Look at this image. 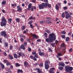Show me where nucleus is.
Listing matches in <instances>:
<instances>
[{
	"instance_id": "16",
	"label": "nucleus",
	"mask_w": 73,
	"mask_h": 73,
	"mask_svg": "<svg viewBox=\"0 0 73 73\" xmlns=\"http://www.w3.org/2000/svg\"><path fill=\"white\" fill-rule=\"evenodd\" d=\"M15 66L16 67H20V66H21V64L19 63H16L15 64Z\"/></svg>"
},
{
	"instance_id": "25",
	"label": "nucleus",
	"mask_w": 73,
	"mask_h": 73,
	"mask_svg": "<svg viewBox=\"0 0 73 73\" xmlns=\"http://www.w3.org/2000/svg\"><path fill=\"white\" fill-rule=\"evenodd\" d=\"M14 57L15 58H16V59L18 58V55L16 54H14Z\"/></svg>"
},
{
	"instance_id": "53",
	"label": "nucleus",
	"mask_w": 73,
	"mask_h": 73,
	"mask_svg": "<svg viewBox=\"0 0 73 73\" xmlns=\"http://www.w3.org/2000/svg\"><path fill=\"white\" fill-rule=\"evenodd\" d=\"M9 49L10 50H12L13 49V46H11L9 47Z\"/></svg>"
},
{
	"instance_id": "64",
	"label": "nucleus",
	"mask_w": 73,
	"mask_h": 73,
	"mask_svg": "<svg viewBox=\"0 0 73 73\" xmlns=\"http://www.w3.org/2000/svg\"><path fill=\"white\" fill-rule=\"evenodd\" d=\"M64 9V10H66V9H67V7H63Z\"/></svg>"
},
{
	"instance_id": "14",
	"label": "nucleus",
	"mask_w": 73,
	"mask_h": 73,
	"mask_svg": "<svg viewBox=\"0 0 73 73\" xmlns=\"http://www.w3.org/2000/svg\"><path fill=\"white\" fill-rule=\"evenodd\" d=\"M38 58V55H37V54H36L35 55H34V61H37V59L36 58Z\"/></svg>"
},
{
	"instance_id": "21",
	"label": "nucleus",
	"mask_w": 73,
	"mask_h": 73,
	"mask_svg": "<svg viewBox=\"0 0 73 73\" xmlns=\"http://www.w3.org/2000/svg\"><path fill=\"white\" fill-rule=\"evenodd\" d=\"M21 49H23V50H24L25 49V46L24 45V44H21Z\"/></svg>"
},
{
	"instance_id": "45",
	"label": "nucleus",
	"mask_w": 73,
	"mask_h": 73,
	"mask_svg": "<svg viewBox=\"0 0 73 73\" xmlns=\"http://www.w3.org/2000/svg\"><path fill=\"white\" fill-rule=\"evenodd\" d=\"M46 32H47V33L48 34H49V33H50L51 31H50L47 30L45 31Z\"/></svg>"
},
{
	"instance_id": "7",
	"label": "nucleus",
	"mask_w": 73,
	"mask_h": 73,
	"mask_svg": "<svg viewBox=\"0 0 73 73\" xmlns=\"http://www.w3.org/2000/svg\"><path fill=\"white\" fill-rule=\"evenodd\" d=\"M18 55L19 56H21L22 58H23V57L25 56V54L23 52H20L18 53Z\"/></svg>"
},
{
	"instance_id": "59",
	"label": "nucleus",
	"mask_w": 73,
	"mask_h": 73,
	"mask_svg": "<svg viewBox=\"0 0 73 73\" xmlns=\"http://www.w3.org/2000/svg\"><path fill=\"white\" fill-rule=\"evenodd\" d=\"M32 7V3H30L28 5V7L31 8Z\"/></svg>"
},
{
	"instance_id": "11",
	"label": "nucleus",
	"mask_w": 73,
	"mask_h": 73,
	"mask_svg": "<svg viewBox=\"0 0 73 73\" xmlns=\"http://www.w3.org/2000/svg\"><path fill=\"white\" fill-rule=\"evenodd\" d=\"M55 69L54 68H51L50 69V70H49V72L50 73H54V71L53 70Z\"/></svg>"
},
{
	"instance_id": "51",
	"label": "nucleus",
	"mask_w": 73,
	"mask_h": 73,
	"mask_svg": "<svg viewBox=\"0 0 73 73\" xmlns=\"http://www.w3.org/2000/svg\"><path fill=\"white\" fill-rule=\"evenodd\" d=\"M3 54L5 57L7 56V53L5 52H3Z\"/></svg>"
},
{
	"instance_id": "27",
	"label": "nucleus",
	"mask_w": 73,
	"mask_h": 73,
	"mask_svg": "<svg viewBox=\"0 0 73 73\" xmlns=\"http://www.w3.org/2000/svg\"><path fill=\"white\" fill-rule=\"evenodd\" d=\"M6 3H7L6 1H3L2 2L1 4L2 5H5Z\"/></svg>"
},
{
	"instance_id": "28",
	"label": "nucleus",
	"mask_w": 73,
	"mask_h": 73,
	"mask_svg": "<svg viewBox=\"0 0 73 73\" xmlns=\"http://www.w3.org/2000/svg\"><path fill=\"white\" fill-rule=\"evenodd\" d=\"M58 69L60 70H62L64 69V67L62 66H59L58 67Z\"/></svg>"
},
{
	"instance_id": "2",
	"label": "nucleus",
	"mask_w": 73,
	"mask_h": 73,
	"mask_svg": "<svg viewBox=\"0 0 73 73\" xmlns=\"http://www.w3.org/2000/svg\"><path fill=\"white\" fill-rule=\"evenodd\" d=\"M7 21L4 17H3L1 19V27H4V26H6L7 25Z\"/></svg>"
},
{
	"instance_id": "6",
	"label": "nucleus",
	"mask_w": 73,
	"mask_h": 73,
	"mask_svg": "<svg viewBox=\"0 0 73 73\" xmlns=\"http://www.w3.org/2000/svg\"><path fill=\"white\" fill-rule=\"evenodd\" d=\"M38 51L39 56H44V52H41V50L40 48L38 49Z\"/></svg>"
},
{
	"instance_id": "48",
	"label": "nucleus",
	"mask_w": 73,
	"mask_h": 73,
	"mask_svg": "<svg viewBox=\"0 0 73 73\" xmlns=\"http://www.w3.org/2000/svg\"><path fill=\"white\" fill-rule=\"evenodd\" d=\"M28 51H29V52H31V50H32V48H31V47H28Z\"/></svg>"
},
{
	"instance_id": "20",
	"label": "nucleus",
	"mask_w": 73,
	"mask_h": 73,
	"mask_svg": "<svg viewBox=\"0 0 73 73\" xmlns=\"http://www.w3.org/2000/svg\"><path fill=\"white\" fill-rule=\"evenodd\" d=\"M0 65L1 66L2 69H4V68H5V66H4V64H3L2 63L0 62Z\"/></svg>"
},
{
	"instance_id": "3",
	"label": "nucleus",
	"mask_w": 73,
	"mask_h": 73,
	"mask_svg": "<svg viewBox=\"0 0 73 73\" xmlns=\"http://www.w3.org/2000/svg\"><path fill=\"white\" fill-rule=\"evenodd\" d=\"M66 50V48H64L62 49V52H59L58 53V55H56V57L57 58H59V57L61 56H63L64 54V53H65V50Z\"/></svg>"
},
{
	"instance_id": "35",
	"label": "nucleus",
	"mask_w": 73,
	"mask_h": 73,
	"mask_svg": "<svg viewBox=\"0 0 73 73\" xmlns=\"http://www.w3.org/2000/svg\"><path fill=\"white\" fill-rule=\"evenodd\" d=\"M69 39H70V38H69V37H67L66 38V41L68 42L69 41Z\"/></svg>"
},
{
	"instance_id": "38",
	"label": "nucleus",
	"mask_w": 73,
	"mask_h": 73,
	"mask_svg": "<svg viewBox=\"0 0 73 73\" xmlns=\"http://www.w3.org/2000/svg\"><path fill=\"white\" fill-rule=\"evenodd\" d=\"M21 10H22V8H21V7L18 8L17 9V11L18 12H20L21 11Z\"/></svg>"
},
{
	"instance_id": "37",
	"label": "nucleus",
	"mask_w": 73,
	"mask_h": 73,
	"mask_svg": "<svg viewBox=\"0 0 73 73\" xmlns=\"http://www.w3.org/2000/svg\"><path fill=\"white\" fill-rule=\"evenodd\" d=\"M69 71H72L73 69V67H69Z\"/></svg>"
},
{
	"instance_id": "62",
	"label": "nucleus",
	"mask_w": 73,
	"mask_h": 73,
	"mask_svg": "<svg viewBox=\"0 0 73 73\" xmlns=\"http://www.w3.org/2000/svg\"><path fill=\"white\" fill-rule=\"evenodd\" d=\"M71 34H72V32H70L68 33V35L71 36Z\"/></svg>"
},
{
	"instance_id": "23",
	"label": "nucleus",
	"mask_w": 73,
	"mask_h": 73,
	"mask_svg": "<svg viewBox=\"0 0 73 73\" xmlns=\"http://www.w3.org/2000/svg\"><path fill=\"white\" fill-rule=\"evenodd\" d=\"M50 64V62L49 60H45V64L48 65V64Z\"/></svg>"
},
{
	"instance_id": "44",
	"label": "nucleus",
	"mask_w": 73,
	"mask_h": 73,
	"mask_svg": "<svg viewBox=\"0 0 73 73\" xmlns=\"http://www.w3.org/2000/svg\"><path fill=\"white\" fill-rule=\"evenodd\" d=\"M48 50L50 52H53V50H52V48H48Z\"/></svg>"
},
{
	"instance_id": "46",
	"label": "nucleus",
	"mask_w": 73,
	"mask_h": 73,
	"mask_svg": "<svg viewBox=\"0 0 73 73\" xmlns=\"http://www.w3.org/2000/svg\"><path fill=\"white\" fill-rule=\"evenodd\" d=\"M32 22H33V21H30L29 22V25L32 24Z\"/></svg>"
},
{
	"instance_id": "4",
	"label": "nucleus",
	"mask_w": 73,
	"mask_h": 73,
	"mask_svg": "<svg viewBox=\"0 0 73 73\" xmlns=\"http://www.w3.org/2000/svg\"><path fill=\"white\" fill-rule=\"evenodd\" d=\"M45 7V3H42L41 4H40L38 6V8L40 9H43Z\"/></svg>"
},
{
	"instance_id": "55",
	"label": "nucleus",
	"mask_w": 73,
	"mask_h": 73,
	"mask_svg": "<svg viewBox=\"0 0 73 73\" xmlns=\"http://www.w3.org/2000/svg\"><path fill=\"white\" fill-rule=\"evenodd\" d=\"M51 19V18L49 17H47L46 18V20H50Z\"/></svg>"
},
{
	"instance_id": "8",
	"label": "nucleus",
	"mask_w": 73,
	"mask_h": 73,
	"mask_svg": "<svg viewBox=\"0 0 73 73\" xmlns=\"http://www.w3.org/2000/svg\"><path fill=\"white\" fill-rule=\"evenodd\" d=\"M24 65L25 67H27V66H29V63L27 62V61H25L24 62Z\"/></svg>"
},
{
	"instance_id": "58",
	"label": "nucleus",
	"mask_w": 73,
	"mask_h": 73,
	"mask_svg": "<svg viewBox=\"0 0 73 73\" xmlns=\"http://www.w3.org/2000/svg\"><path fill=\"white\" fill-rule=\"evenodd\" d=\"M30 26L31 27V28H32V29L33 28V25H32V24L30 25Z\"/></svg>"
},
{
	"instance_id": "31",
	"label": "nucleus",
	"mask_w": 73,
	"mask_h": 73,
	"mask_svg": "<svg viewBox=\"0 0 73 73\" xmlns=\"http://www.w3.org/2000/svg\"><path fill=\"white\" fill-rule=\"evenodd\" d=\"M21 30L22 31H24L25 29V26H23L21 27Z\"/></svg>"
},
{
	"instance_id": "24",
	"label": "nucleus",
	"mask_w": 73,
	"mask_h": 73,
	"mask_svg": "<svg viewBox=\"0 0 73 73\" xmlns=\"http://www.w3.org/2000/svg\"><path fill=\"white\" fill-rule=\"evenodd\" d=\"M55 8L56 10H57L58 11V10H59V6H58V5H57V4H56V5L55 6Z\"/></svg>"
},
{
	"instance_id": "32",
	"label": "nucleus",
	"mask_w": 73,
	"mask_h": 73,
	"mask_svg": "<svg viewBox=\"0 0 73 73\" xmlns=\"http://www.w3.org/2000/svg\"><path fill=\"white\" fill-rule=\"evenodd\" d=\"M46 23L48 24H51L52 23V21L49 20H47L46 21Z\"/></svg>"
},
{
	"instance_id": "18",
	"label": "nucleus",
	"mask_w": 73,
	"mask_h": 73,
	"mask_svg": "<svg viewBox=\"0 0 73 73\" xmlns=\"http://www.w3.org/2000/svg\"><path fill=\"white\" fill-rule=\"evenodd\" d=\"M17 73H23V71L22 70L19 69L17 70Z\"/></svg>"
},
{
	"instance_id": "54",
	"label": "nucleus",
	"mask_w": 73,
	"mask_h": 73,
	"mask_svg": "<svg viewBox=\"0 0 73 73\" xmlns=\"http://www.w3.org/2000/svg\"><path fill=\"white\" fill-rule=\"evenodd\" d=\"M36 54V52H32V54L33 55H35Z\"/></svg>"
},
{
	"instance_id": "57",
	"label": "nucleus",
	"mask_w": 73,
	"mask_h": 73,
	"mask_svg": "<svg viewBox=\"0 0 73 73\" xmlns=\"http://www.w3.org/2000/svg\"><path fill=\"white\" fill-rule=\"evenodd\" d=\"M72 50H73V48H70L69 50V52H72Z\"/></svg>"
},
{
	"instance_id": "61",
	"label": "nucleus",
	"mask_w": 73,
	"mask_h": 73,
	"mask_svg": "<svg viewBox=\"0 0 73 73\" xmlns=\"http://www.w3.org/2000/svg\"><path fill=\"white\" fill-rule=\"evenodd\" d=\"M13 65H11L10 66V68H11V69H13Z\"/></svg>"
},
{
	"instance_id": "36",
	"label": "nucleus",
	"mask_w": 73,
	"mask_h": 73,
	"mask_svg": "<svg viewBox=\"0 0 73 73\" xmlns=\"http://www.w3.org/2000/svg\"><path fill=\"white\" fill-rule=\"evenodd\" d=\"M37 72L38 73H42V71L39 68Z\"/></svg>"
},
{
	"instance_id": "5",
	"label": "nucleus",
	"mask_w": 73,
	"mask_h": 73,
	"mask_svg": "<svg viewBox=\"0 0 73 73\" xmlns=\"http://www.w3.org/2000/svg\"><path fill=\"white\" fill-rule=\"evenodd\" d=\"M1 36H4L5 38H7V33L5 31H3L1 32Z\"/></svg>"
},
{
	"instance_id": "40",
	"label": "nucleus",
	"mask_w": 73,
	"mask_h": 73,
	"mask_svg": "<svg viewBox=\"0 0 73 73\" xmlns=\"http://www.w3.org/2000/svg\"><path fill=\"white\" fill-rule=\"evenodd\" d=\"M17 5L16 3H14V4H12L11 5V6L13 7H16Z\"/></svg>"
},
{
	"instance_id": "13",
	"label": "nucleus",
	"mask_w": 73,
	"mask_h": 73,
	"mask_svg": "<svg viewBox=\"0 0 73 73\" xmlns=\"http://www.w3.org/2000/svg\"><path fill=\"white\" fill-rule=\"evenodd\" d=\"M65 68V69L66 72H69V66H66Z\"/></svg>"
},
{
	"instance_id": "33",
	"label": "nucleus",
	"mask_w": 73,
	"mask_h": 73,
	"mask_svg": "<svg viewBox=\"0 0 73 73\" xmlns=\"http://www.w3.org/2000/svg\"><path fill=\"white\" fill-rule=\"evenodd\" d=\"M44 35L45 37H46V38H47V37H48V34H47L46 33H44Z\"/></svg>"
},
{
	"instance_id": "41",
	"label": "nucleus",
	"mask_w": 73,
	"mask_h": 73,
	"mask_svg": "<svg viewBox=\"0 0 73 73\" xmlns=\"http://www.w3.org/2000/svg\"><path fill=\"white\" fill-rule=\"evenodd\" d=\"M30 57L31 59H32V60H34V56H33L31 55Z\"/></svg>"
},
{
	"instance_id": "43",
	"label": "nucleus",
	"mask_w": 73,
	"mask_h": 73,
	"mask_svg": "<svg viewBox=\"0 0 73 73\" xmlns=\"http://www.w3.org/2000/svg\"><path fill=\"white\" fill-rule=\"evenodd\" d=\"M61 46L62 47H65V44L64 43H62L61 44Z\"/></svg>"
},
{
	"instance_id": "17",
	"label": "nucleus",
	"mask_w": 73,
	"mask_h": 73,
	"mask_svg": "<svg viewBox=\"0 0 73 73\" xmlns=\"http://www.w3.org/2000/svg\"><path fill=\"white\" fill-rule=\"evenodd\" d=\"M33 36L34 38H37V39H38V36H37L35 34H33Z\"/></svg>"
},
{
	"instance_id": "52",
	"label": "nucleus",
	"mask_w": 73,
	"mask_h": 73,
	"mask_svg": "<svg viewBox=\"0 0 73 73\" xmlns=\"http://www.w3.org/2000/svg\"><path fill=\"white\" fill-rule=\"evenodd\" d=\"M62 38H66L65 35H62Z\"/></svg>"
},
{
	"instance_id": "50",
	"label": "nucleus",
	"mask_w": 73,
	"mask_h": 73,
	"mask_svg": "<svg viewBox=\"0 0 73 73\" xmlns=\"http://www.w3.org/2000/svg\"><path fill=\"white\" fill-rule=\"evenodd\" d=\"M20 41H21V42H23L24 41V38H21Z\"/></svg>"
},
{
	"instance_id": "12",
	"label": "nucleus",
	"mask_w": 73,
	"mask_h": 73,
	"mask_svg": "<svg viewBox=\"0 0 73 73\" xmlns=\"http://www.w3.org/2000/svg\"><path fill=\"white\" fill-rule=\"evenodd\" d=\"M9 58L10 59V60H13V57L12 56V54H10L8 55Z\"/></svg>"
},
{
	"instance_id": "1",
	"label": "nucleus",
	"mask_w": 73,
	"mask_h": 73,
	"mask_svg": "<svg viewBox=\"0 0 73 73\" xmlns=\"http://www.w3.org/2000/svg\"><path fill=\"white\" fill-rule=\"evenodd\" d=\"M56 39L55 35L53 33L50 34L49 35L48 38H46L45 41L47 42L51 43V42H53L54 41H55Z\"/></svg>"
},
{
	"instance_id": "49",
	"label": "nucleus",
	"mask_w": 73,
	"mask_h": 73,
	"mask_svg": "<svg viewBox=\"0 0 73 73\" xmlns=\"http://www.w3.org/2000/svg\"><path fill=\"white\" fill-rule=\"evenodd\" d=\"M51 45L53 47H54V46L55 45V43H52L51 44Z\"/></svg>"
},
{
	"instance_id": "15",
	"label": "nucleus",
	"mask_w": 73,
	"mask_h": 73,
	"mask_svg": "<svg viewBox=\"0 0 73 73\" xmlns=\"http://www.w3.org/2000/svg\"><path fill=\"white\" fill-rule=\"evenodd\" d=\"M70 15L69 14H67L66 15V19H69V18H70Z\"/></svg>"
},
{
	"instance_id": "19",
	"label": "nucleus",
	"mask_w": 73,
	"mask_h": 73,
	"mask_svg": "<svg viewBox=\"0 0 73 73\" xmlns=\"http://www.w3.org/2000/svg\"><path fill=\"white\" fill-rule=\"evenodd\" d=\"M45 68L46 69L48 70L49 68V64H45Z\"/></svg>"
},
{
	"instance_id": "56",
	"label": "nucleus",
	"mask_w": 73,
	"mask_h": 73,
	"mask_svg": "<svg viewBox=\"0 0 73 73\" xmlns=\"http://www.w3.org/2000/svg\"><path fill=\"white\" fill-rule=\"evenodd\" d=\"M3 62H5V63H7V62H8V61L7 60H3Z\"/></svg>"
},
{
	"instance_id": "9",
	"label": "nucleus",
	"mask_w": 73,
	"mask_h": 73,
	"mask_svg": "<svg viewBox=\"0 0 73 73\" xmlns=\"http://www.w3.org/2000/svg\"><path fill=\"white\" fill-rule=\"evenodd\" d=\"M45 7L46 8L48 7V8H51V4H49L48 3H45Z\"/></svg>"
},
{
	"instance_id": "29",
	"label": "nucleus",
	"mask_w": 73,
	"mask_h": 73,
	"mask_svg": "<svg viewBox=\"0 0 73 73\" xmlns=\"http://www.w3.org/2000/svg\"><path fill=\"white\" fill-rule=\"evenodd\" d=\"M15 20L16 21V22H17V23H20V19L19 18H17V19H16Z\"/></svg>"
},
{
	"instance_id": "63",
	"label": "nucleus",
	"mask_w": 73,
	"mask_h": 73,
	"mask_svg": "<svg viewBox=\"0 0 73 73\" xmlns=\"http://www.w3.org/2000/svg\"><path fill=\"white\" fill-rule=\"evenodd\" d=\"M37 42H41V39H38L36 40Z\"/></svg>"
},
{
	"instance_id": "42",
	"label": "nucleus",
	"mask_w": 73,
	"mask_h": 73,
	"mask_svg": "<svg viewBox=\"0 0 73 73\" xmlns=\"http://www.w3.org/2000/svg\"><path fill=\"white\" fill-rule=\"evenodd\" d=\"M61 33L63 35H65V34H66V32L64 31H63L61 32Z\"/></svg>"
},
{
	"instance_id": "34",
	"label": "nucleus",
	"mask_w": 73,
	"mask_h": 73,
	"mask_svg": "<svg viewBox=\"0 0 73 73\" xmlns=\"http://www.w3.org/2000/svg\"><path fill=\"white\" fill-rule=\"evenodd\" d=\"M39 66L40 67H43V63L42 62L40 63L39 64Z\"/></svg>"
},
{
	"instance_id": "10",
	"label": "nucleus",
	"mask_w": 73,
	"mask_h": 73,
	"mask_svg": "<svg viewBox=\"0 0 73 73\" xmlns=\"http://www.w3.org/2000/svg\"><path fill=\"white\" fill-rule=\"evenodd\" d=\"M58 65L59 66H63V67H64V66H65V63H64L63 62L59 63Z\"/></svg>"
},
{
	"instance_id": "60",
	"label": "nucleus",
	"mask_w": 73,
	"mask_h": 73,
	"mask_svg": "<svg viewBox=\"0 0 73 73\" xmlns=\"http://www.w3.org/2000/svg\"><path fill=\"white\" fill-rule=\"evenodd\" d=\"M29 19L30 20H32L33 19V17L32 16L30 17L29 18Z\"/></svg>"
},
{
	"instance_id": "26",
	"label": "nucleus",
	"mask_w": 73,
	"mask_h": 73,
	"mask_svg": "<svg viewBox=\"0 0 73 73\" xmlns=\"http://www.w3.org/2000/svg\"><path fill=\"white\" fill-rule=\"evenodd\" d=\"M5 46V47H7V48H8V43L7 42H5L4 43Z\"/></svg>"
},
{
	"instance_id": "30",
	"label": "nucleus",
	"mask_w": 73,
	"mask_h": 73,
	"mask_svg": "<svg viewBox=\"0 0 73 73\" xmlns=\"http://www.w3.org/2000/svg\"><path fill=\"white\" fill-rule=\"evenodd\" d=\"M27 42H24L23 43V45L24 46L26 47L27 46Z\"/></svg>"
},
{
	"instance_id": "39",
	"label": "nucleus",
	"mask_w": 73,
	"mask_h": 73,
	"mask_svg": "<svg viewBox=\"0 0 73 73\" xmlns=\"http://www.w3.org/2000/svg\"><path fill=\"white\" fill-rule=\"evenodd\" d=\"M61 16L62 18H64V17H65V13H62V14Z\"/></svg>"
},
{
	"instance_id": "47",
	"label": "nucleus",
	"mask_w": 73,
	"mask_h": 73,
	"mask_svg": "<svg viewBox=\"0 0 73 73\" xmlns=\"http://www.w3.org/2000/svg\"><path fill=\"white\" fill-rule=\"evenodd\" d=\"M6 65L7 66H9V65H11V64L8 61V62H7V63H6Z\"/></svg>"
},
{
	"instance_id": "22",
	"label": "nucleus",
	"mask_w": 73,
	"mask_h": 73,
	"mask_svg": "<svg viewBox=\"0 0 73 73\" xmlns=\"http://www.w3.org/2000/svg\"><path fill=\"white\" fill-rule=\"evenodd\" d=\"M12 19L11 18H9L8 19V23L9 24H11L12 23Z\"/></svg>"
}]
</instances>
